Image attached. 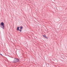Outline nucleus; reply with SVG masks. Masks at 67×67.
Masks as SVG:
<instances>
[{
    "label": "nucleus",
    "instance_id": "nucleus-1",
    "mask_svg": "<svg viewBox=\"0 0 67 67\" xmlns=\"http://www.w3.org/2000/svg\"><path fill=\"white\" fill-rule=\"evenodd\" d=\"M0 27L1 28H2V29H4V23L2 22L1 23V24H0Z\"/></svg>",
    "mask_w": 67,
    "mask_h": 67
},
{
    "label": "nucleus",
    "instance_id": "nucleus-2",
    "mask_svg": "<svg viewBox=\"0 0 67 67\" xmlns=\"http://www.w3.org/2000/svg\"><path fill=\"white\" fill-rule=\"evenodd\" d=\"M14 60H13V62L14 63H17V62H19V59H16L14 58Z\"/></svg>",
    "mask_w": 67,
    "mask_h": 67
},
{
    "label": "nucleus",
    "instance_id": "nucleus-3",
    "mask_svg": "<svg viewBox=\"0 0 67 67\" xmlns=\"http://www.w3.org/2000/svg\"><path fill=\"white\" fill-rule=\"evenodd\" d=\"M43 36L44 37V38H47V39H48V37L45 35H43Z\"/></svg>",
    "mask_w": 67,
    "mask_h": 67
},
{
    "label": "nucleus",
    "instance_id": "nucleus-4",
    "mask_svg": "<svg viewBox=\"0 0 67 67\" xmlns=\"http://www.w3.org/2000/svg\"><path fill=\"white\" fill-rule=\"evenodd\" d=\"M20 28V27H18L17 28V31H19V28Z\"/></svg>",
    "mask_w": 67,
    "mask_h": 67
},
{
    "label": "nucleus",
    "instance_id": "nucleus-5",
    "mask_svg": "<svg viewBox=\"0 0 67 67\" xmlns=\"http://www.w3.org/2000/svg\"><path fill=\"white\" fill-rule=\"evenodd\" d=\"M19 27H20V29L21 30V29H23V27L22 26Z\"/></svg>",
    "mask_w": 67,
    "mask_h": 67
},
{
    "label": "nucleus",
    "instance_id": "nucleus-6",
    "mask_svg": "<svg viewBox=\"0 0 67 67\" xmlns=\"http://www.w3.org/2000/svg\"><path fill=\"white\" fill-rule=\"evenodd\" d=\"M21 31H22V30H21V29L20 30V32H21Z\"/></svg>",
    "mask_w": 67,
    "mask_h": 67
},
{
    "label": "nucleus",
    "instance_id": "nucleus-7",
    "mask_svg": "<svg viewBox=\"0 0 67 67\" xmlns=\"http://www.w3.org/2000/svg\"><path fill=\"white\" fill-rule=\"evenodd\" d=\"M0 55H1V56H3V55H2V54H0Z\"/></svg>",
    "mask_w": 67,
    "mask_h": 67
},
{
    "label": "nucleus",
    "instance_id": "nucleus-8",
    "mask_svg": "<svg viewBox=\"0 0 67 67\" xmlns=\"http://www.w3.org/2000/svg\"><path fill=\"white\" fill-rule=\"evenodd\" d=\"M19 31L20 32V30H19Z\"/></svg>",
    "mask_w": 67,
    "mask_h": 67
}]
</instances>
